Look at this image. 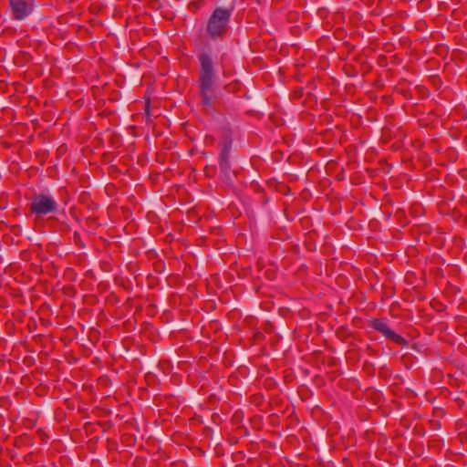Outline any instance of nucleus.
<instances>
[{"label": "nucleus", "mask_w": 467, "mask_h": 467, "mask_svg": "<svg viewBox=\"0 0 467 467\" xmlns=\"http://www.w3.org/2000/svg\"><path fill=\"white\" fill-rule=\"evenodd\" d=\"M368 326L399 346L406 347L408 345V341L402 336L390 329L386 318L373 317L368 320Z\"/></svg>", "instance_id": "4"}, {"label": "nucleus", "mask_w": 467, "mask_h": 467, "mask_svg": "<svg viewBox=\"0 0 467 467\" xmlns=\"http://www.w3.org/2000/svg\"><path fill=\"white\" fill-rule=\"evenodd\" d=\"M57 210L58 204L54 198L44 193L35 195L29 204L30 213L37 216L53 213L57 212Z\"/></svg>", "instance_id": "3"}, {"label": "nucleus", "mask_w": 467, "mask_h": 467, "mask_svg": "<svg viewBox=\"0 0 467 467\" xmlns=\"http://www.w3.org/2000/svg\"><path fill=\"white\" fill-rule=\"evenodd\" d=\"M225 89H227L228 91H231V89H229V85L225 86Z\"/></svg>", "instance_id": "8"}, {"label": "nucleus", "mask_w": 467, "mask_h": 467, "mask_svg": "<svg viewBox=\"0 0 467 467\" xmlns=\"http://www.w3.org/2000/svg\"><path fill=\"white\" fill-rule=\"evenodd\" d=\"M254 400H259L262 399V396L258 394V395H254Z\"/></svg>", "instance_id": "7"}, {"label": "nucleus", "mask_w": 467, "mask_h": 467, "mask_svg": "<svg viewBox=\"0 0 467 467\" xmlns=\"http://www.w3.org/2000/svg\"><path fill=\"white\" fill-rule=\"evenodd\" d=\"M219 152V167L223 177L228 178L231 171V163L229 161L230 152L233 147L232 138L225 134L218 144Z\"/></svg>", "instance_id": "6"}, {"label": "nucleus", "mask_w": 467, "mask_h": 467, "mask_svg": "<svg viewBox=\"0 0 467 467\" xmlns=\"http://www.w3.org/2000/svg\"><path fill=\"white\" fill-rule=\"evenodd\" d=\"M9 11L14 20H24L34 11L35 0H8Z\"/></svg>", "instance_id": "5"}, {"label": "nucleus", "mask_w": 467, "mask_h": 467, "mask_svg": "<svg viewBox=\"0 0 467 467\" xmlns=\"http://www.w3.org/2000/svg\"><path fill=\"white\" fill-rule=\"evenodd\" d=\"M200 64L199 78L197 85L201 98L200 105L205 111L213 109V99L215 98L214 85L216 73L212 56L205 50L198 54Z\"/></svg>", "instance_id": "1"}, {"label": "nucleus", "mask_w": 467, "mask_h": 467, "mask_svg": "<svg viewBox=\"0 0 467 467\" xmlns=\"http://www.w3.org/2000/svg\"><path fill=\"white\" fill-rule=\"evenodd\" d=\"M235 0L227 5L216 6L206 21L205 36L212 41L223 40L230 29V22L235 9Z\"/></svg>", "instance_id": "2"}]
</instances>
